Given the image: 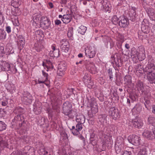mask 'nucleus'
Instances as JSON below:
<instances>
[{
  "label": "nucleus",
  "mask_w": 155,
  "mask_h": 155,
  "mask_svg": "<svg viewBox=\"0 0 155 155\" xmlns=\"http://www.w3.org/2000/svg\"><path fill=\"white\" fill-rule=\"evenodd\" d=\"M15 110L17 112H18V113L20 114L22 113L23 112V110L22 108L20 107H18ZM18 115H19V114ZM21 115L22 114H21Z\"/></svg>",
  "instance_id": "nucleus-52"
},
{
  "label": "nucleus",
  "mask_w": 155,
  "mask_h": 155,
  "mask_svg": "<svg viewBox=\"0 0 155 155\" xmlns=\"http://www.w3.org/2000/svg\"><path fill=\"white\" fill-rule=\"evenodd\" d=\"M0 66L3 70L7 71L10 70V66L9 64L5 61H0Z\"/></svg>",
  "instance_id": "nucleus-16"
},
{
  "label": "nucleus",
  "mask_w": 155,
  "mask_h": 155,
  "mask_svg": "<svg viewBox=\"0 0 155 155\" xmlns=\"http://www.w3.org/2000/svg\"><path fill=\"white\" fill-rule=\"evenodd\" d=\"M140 150L139 151L138 155H147V151L145 149L140 148Z\"/></svg>",
  "instance_id": "nucleus-45"
},
{
  "label": "nucleus",
  "mask_w": 155,
  "mask_h": 155,
  "mask_svg": "<svg viewBox=\"0 0 155 155\" xmlns=\"http://www.w3.org/2000/svg\"><path fill=\"white\" fill-rule=\"evenodd\" d=\"M111 20L114 24L115 25H116L117 24H118V21H119V18H118L116 15H114L112 18Z\"/></svg>",
  "instance_id": "nucleus-38"
},
{
  "label": "nucleus",
  "mask_w": 155,
  "mask_h": 155,
  "mask_svg": "<svg viewBox=\"0 0 155 155\" xmlns=\"http://www.w3.org/2000/svg\"><path fill=\"white\" fill-rule=\"evenodd\" d=\"M83 81L85 84L90 87V86H92L93 83L91 82V78L90 76L88 74H85L83 78Z\"/></svg>",
  "instance_id": "nucleus-12"
},
{
  "label": "nucleus",
  "mask_w": 155,
  "mask_h": 155,
  "mask_svg": "<svg viewBox=\"0 0 155 155\" xmlns=\"http://www.w3.org/2000/svg\"><path fill=\"white\" fill-rule=\"evenodd\" d=\"M131 8H132L130 11L129 13V15L132 18H135L136 15L135 8L132 7H131Z\"/></svg>",
  "instance_id": "nucleus-36"
},
{
  "label": "nucleus",
  "mask_w": 155,
  "mask_h": 155,
  "mask_svg": "<svg viewBox=\"0 0 155 155\" xmlns=\"http://www.w3.org/2000/svg\"><path fill=\"white\" fill-rule=\"evenodd\" d=\"M143 136L149 140H152L155 138V135L153 132L150 130H145L142 134Z\"/></svg>",
  "instance_id": "nucleus-11"
},
{
  "label": "nucleus",
  "mask_w": 155,
  "mask_h": 155,
  "mask_svg": "<svg viewBox=\"0 0 155 155\" xmlns=\"http://www.w3.org/2000/svg\"><path fill=\"white\" fill-rule=\"evenodd\" d=\"M72 18V17L71 14H67L63 16L62 20L63 23L66 24L71 21Z\"/></svg>",
  "instance_id": "nucleus-21"
},
{
  "label": "nucleus",
  "mask_w": 155,
  "mask_h": 155,
  "mask_svg": "<svg viewBox=\"0 0 155 155\" xmlns=\"http://www.w3.org/2000/svg\"><path fill=\"white\" fill-rule=\"evenodd\" d=\"M33 21L36 24H38V23L39 22V18L38 16L34 17L33 18Z\"/></svg>",
  "instance_id": "nucleus-53"
},
{
  "label": "nucleus",
  "mask_w": 155,
  "mask_h": 155,
  "mask_svg": "<svg viewBox=\"0 0 155 155\" xmlns=\"http://www.w3.org/2000/svg\"><path fill=\"white\" fill-rule=\"evenodd\" d=\"M3 18L4 17L3 15L2 14V12L0 11V25H1L3 22Z\"/></svg>",
  "instance_id": "nucleus-54"
},
{
  "label": "nucleus",
  "mask_w": 155,
  "mask_h": 155,
  "mask_svg": "<svg viewBox=\"0 0 155 155\" xmlns=\"http://www.w3.org/2000/svg\"><path fill=\"white\" fill-rule=\"evenodd\" d=\"M5 54L4 48L3 47H0V57H3Z\"/></svg>",
  "instance_id": "nucleus-50"
},
{
  "label": "nucleus",
  "mask_w": 155,
  "mask_h": 155,
  "mask_svg": "<svg viewBox=\"0 0 155 155\" xmlns=\"http://www.w3.org/2000/svg\"><path fill=\"white\" fill-rule=\"evenodd\" d=\"M108 113L109 115L113 119H116L120 117L118 109L114 107H111Z\"/></svg>",
  "instance_id": "nucleus-4"
},
{
  "label": "nucleus",
  "mask_w": 155,
  "mask_h": 155,
  "mask_svg": "<svg viewBox=\"0 0 155 155\" xmlns=\"http://www.w3.org/2000/svg\"><path fill=\"white\" fill-rule=\"evenodd\" d=\"M61 48L70 47L68 42L66 40L65 41L64 40H63L61 42Z\"/></svg>",
  "instance_id": "nucleus-33"
},
{
  "label": "nucleus",
  "mask_w": 155,
  "mask_h": 155,
  "mask_svg": "<svg viewBox=\"0 0 155 155\" xmlns=\"http://www.w3.org/2000/svg\"><path fill=\"white\" fill-rule=\"evenodd\" d=\"M6 31L8 33L11 32V28L10 27L8 26L6 27Z\"/></svg>",
  "instance_id": "nucleus-57"
},
{
  "label": "nucleus",
  "mask_w": 155,
  "mask_h": 155,
  "mask_svg": "<svg viewBox=\"0 0 155 155\" xmlns=\"http://www.w3.org/2000/svg\"><path fill=\"white\" fill-rule=\"evenodd\" d=\"M107 116L105 115H99L98 116L99 121L100 124L103 125H106L107 124L106 120L105 119Z\"/></svg>",
  "instance_id": "nucleus-19"
},
{
  "label": "nucleus",
  "mask_w": 155,
  "mask_h": 155,
  "mask_svg": "<svg viewBox=\"0 0 155 155\" xmlns=\"http://www.w3.org/2000/svg\"><path fill=\"white\" fill-rule=\"evenodd\" d=\"M18 44L21 47L23 48L25 44V40L23 36L21 35H19L18 37Z\"/></svg>",
  "instance_id": "nucleus-23"
},
{
  "label": "nucleus",
  "mask_w": 155,
  "mask_h": 155,
  "mask_svg": "<svg viewBox=\"0 0 155 155\" xmlns=\"http://www.w3.org/2000/svg\"><path fill=\"white\" fill-rule=\"evenodd\" d=\"M63 135H64V139H68V136L65 133H63Z\"/></svg>",
  "instance_id": "nucleus-63"
},
{
  "label": "nucleus",
  "mask_w": 155,
  "mask_h": 155,
  "mask_svg": "<svg viewBox=\"0 0 155 155\" xmlns=\"http://www.w3.org/2000/svg\"><path fill=\"white\" fill-rule=\"evenodd\" d=\"M67 0H61L60 3L61 4H66L67 2Z\"/></svg>",
  "instance_id": "nucleus-60"
},
{
  "label": "nucleus",
  "mask_w": 155,
  "mask_h": 155,
  "mask_svg": "<svg viewBox=\"0 0 155 155\" xmlns=\"http://www.w3.org/2000/svg\"><path fill=\"white\" fill-rule=\"evenodd\" d=\"M8 104L7 102H5L4 101H2V105L3 106H5Z\"/></svg>",
  "instance_id": "nucleus-61"
},
{
  "label": "nucleus",
  "mask_w": 155,
  "mask_h": 155,
  "mask_svg": "<svg viewBox=\"0 0 155 155\" xmlns=\"http://www.w3.org/2000/svg\"><path fill=\"white\" fill-rule=\"evenodd\" d=\"M85 54L86 56L90 58H92L95 54L96 52L95 51H90L89 49H86L85 50Z\"/></svg>",
  "instance_id": "nucleus-27"
},
{
  "label": "nucleus",
  "mask_w": 155,
  "mask_h": 155,
  "mask_svg": "<svg viewBox=\"0 0 155 155\" xmlns=\"http://www.w3.org/2000/svg\"><path fill=\"white\" fill-rule=\"evenodd\" d=\"M138 51L139 48L137 49L134 48L132 49L131 52V55L137 56Z\"/></svg>",
  "instance_id": "nucleus-43"
},
{
  "label": "nucleus",
  "mask_w": 155,
  "mask_h": 155,
  "mask_svg": "<svg viewBox=\"0 0 155 155\" xmlns=\"http://www.w3.org/2000/svg\"><path fill=\"white\" fill-rule=\"evenodd\" d=\"M32 96L28 93H25L21 97V101L26 104H31L32 102Z\"/></svg>",
  "instance_id": "nucleus-7"
},
{
  "label": "nucleus",
  "mask_w": 155,
  "mask_h": 155,
  "mask_svg": "<svg viewBox=\"0 0 155 155\" xmlns=\"http://www.w3.org/2000/svg\"><path fill=\"white\" fill-rule=\"evenodd\" d=\"M150 102L149 100H146L144 103V105L145 106V107L147 109H148L149 106L148 105L150 104Z\"/></svg>",
  "instance_id": "nucleus-55"
},
{
  "label": "nucleus",
  "mask_w": 155,
  "mask_h": 155,
  "mask_svg": "<svg viewBox=\"0 0 155 155\" xmlns=\"http://www.w3.org/2000/svg\"><path fill=\"white\" fill-rule=\"evenodd\" d=\"M52 51H51L49 52V55L52 58L58 57L59 55V49L55 48L54 46H52Z\"/></svg>",
  "instance_id": "nucleus-14"
},
{
  "label": "nucleus",
  "mask_w": 155,
  "mask_h": 155,
  "mask_svg": "<svg viewBox=\"0 0 155 155\" xmlns=\"http://www.w3.org/2000/svg\"><path fill=\"white\" fill-rule=\"evenodd\" d=\"M76 121L81 124H84L85 121V117L82 114H79L76 116Z\"/></svg>",
  "instance_id": "nucleus-24"
},
{
  "label": "nucleus",
  "mask_w": 155,
  "mask_h": 155,
  "mask_svg": "<svg viewBox=\"0 0 155 155\" xmlns=\"http://www.w3.org/2000/svg\"><path fill=\"white\" fill-rule=\"evenodd\" d=\"M72 107L71 103L68 101L65 102L62 106L63 113L66 115L69 116L72 112Z\"/></svg>",
  "instance_id": "nucleus-2"
},
{
  "label": "nucleus",
  "mask_w": 155,
  "mask_h": 155,
  "mask_svg": "<svg viewBox=\"0 0 155 155\" xmlns=\"http://www.w3.org/2000/svg\"><path fill=\"white\" fill-rule=\"evenodd\" d=\"M43 48V46L40 43L35 44V49L37 52H40Z\"/></svg>",
  "instance_id": "nucleus-35"
},
{
  "label": "nucleus",
  "mask_w": 155,
  "mask_h": 155,
  "mask_svg": "<svg viewBox=\"0 0 155 155\" xmlns=\"http://www.w3.org/2000/svg\"><path fill=\"white\" fill-rule=\"evenodd\" d=\"M137 57L140 61H142L145 58V49L142 46H140L139 47V51Z\"/></svg>",
  "instance_id": "nucleus-9"
},
{
  "label": "nucleus",
  "mask_w": 155,
  "mask_h": 155,
  "mask_svg": "<svg viewBox=\"0 0 155 155\" xmlns=\"http://www.w3.org/2000/svg\"><path fill=\"white\" fill-rule=\"evenodd\" d=\"M147 79L150 83H153L155 80V73H145Z\"/></svg>",
  "instance_id": "nucleus-18"
},
{
  "label": "nucleus",
  "mask_w": 155,
  "mask_h": 155,
  "mask_svg": "<svg viewBox=\"0 0 155 155\" xmlns=\"http://www.w3.org/2000/svg\"><path fill=\"white\" fill-rule=\"evenodd\" d=\"M55 24L57 25H59L60 24H61V21L58 20H57L55 21Z\"/></svg>",
  "instance_id": "nucleus-59"
},
{
  "label": "nucleus",
  "mask_w": 155,
  "mask_h": 155,
  "mask_svg": "<svg viewBox=\"0 0 155 155\" xmlns=\"http://www.w3.org/2000/svg\"><path fill=\"white\" fill-rule=\"evenodd\" d=\"M154 9L151 8H149L147 11V13L150 16H153L155 15Z\"/></svg>",
  "instance_id": "nucleus-39"
},
{
  "label": "nucleus",
  "mask_w": 155,
  "mask_h": 155,
  "mask_svg": "<svg viewBox=\"0 0 155 155\" xmlns=\"http://www.w3.org/2000/svg\"><path fill=\"white\" fill-rule=\"evenodd\" d=\"M87 30V28L83 25L81 26L79 28L78 31L79 33L82 35L84 34Z\"/></svg>",
  "instance_id": "nucleus-30"
},
{
  "label": "nucleus",
  "mask_w": 155,
  "mask_h": 155,
  "mask_svg": "<svg viewBox=\"0 0 155 155\" xmlns=\"http://www.w3.org/2000/svg\"><path fill=\"white\" fill-rule=\"evenodd\" d=\"M42 109L41 107H38L37 106L33 108V110L36 114L38 115L40 114Z\"/></svg>",
  "instance_id": "nucleus-31"
},
{
  "label": "nucleus",
  "mask_w": 155,
  "mask_h": 155,
  "mask_svg": "<svg viewBox=\"0 0 155 155\" xmlns=\"http://www.w3.org/2000/svg\"><path fill=\"white\" fill-rule=\"evenodd\" d=\"M91 73L92 74H96L97 71H96V68L94 64H91L90 65Z\"/></svg>",
  "instance_id": "nucleus-32"
},
{
  "label": "nucleus",
  "mask_w": 155,
  "mask_h": 155,
  "mask_svg": "<svg viewBox=\"0 0 155 155\" xmlns=\"http://www.w3.org/2000/svg\"><path fill=\"white\" fill-rule=\"evenodd\" d=\"M109 127L111 129L112 128V130H114L116 128L114 124H110Z\"/></svg>",
  "instance_id": "nucleus-58"
},
{
  "label": "nucleus",
  "mask_w": 155,
  "mask_h": 155,
  "mask_svg": "<svg viewBox=\"0 0 155 155\" xmlns=\"http://www.w3.org/2000/svg\"><path fill=\"white\" fill-rule=\"evenodd\" d=\"M6 127V125L2 121H0V131L5 130Z\"/></svg>",
  "instance_id": "nucleus-37"
},
{
  "label": "nucleus",
  "mask_w": 155,
  "mask_h": 155,
  "mask_svg": "<svg viewBox=\"0 0 155 155\" xmlns=\"http://www.w3.org/2000/svg\"><path fill=\"white\" fill-rule=\"evenodd\" d=\"M39 151L41 155H45L48 153V152L46 151L44 148L41 149Z\"/></svg>",
  "instance_id": "nucleus-49"
},
{
  "label": "nucleus",
  "mask_w": 155,
  "mask_h": 155,
  "mask_svg": "<svg viewBox=\"0 0 155 155\" xmlns=\"http://www.w3.org/2000/svg\"><path fill=\"white\" fill-rule=\"evenodd\" d=\"M91 110L93 114H96L97 113V105L96 104H93L91 106Z\"/></svg>",
  "instance_id": "nucleus-41"
},
{
  "label": "nucleus",
  "mask_w": 155,
  "mask_h": 155,
  "mask_svg": "<svg viewBox=\"0 0 155 155\" xmlns=\"http://www.w3.org/2000/svg\"><path fill=\"white\" fill-rule=\"evenodd\" d=\"M127 104L129 106H130V99L128 98L127 99Z\"/></svg>",
  "instance_id": "nucleus-64"
},
{
  "label": "nucleus",
  "mask_w": 155,
  "mask_h": 155,
  "mask_svg": "<svg viewBox=\"0 0 155 155\" xmlns=\"http://www.w3.org/2000/svg\"><path fill=\"white\" fill-rule=\"evenodd\" d=\"M8 146V143L5 140V138L0 136V149H3L5 147H7Z\"/></svg>",
  "instance_id": "nucleus-25"
},
{
  "label": "nucleus",
  "mask_w": 155,
  "mask_h": 155,
  "mask_svg": "<svg viewBox=\"0 0 155 155\" xmlns=\"http://www.w3.org/2000/svg\"><path fill=\"white\" fill-rule=\"evenodd\" d=\"M133 126L135 128H141L143 125L142 120L140 119H135L132 120Z\"/></svg>",
  "instance_id": "nucleus-15"
},
{
  "label": "nucleus",
  "mask_w": 155,
  "mask_h": 155,
  "mask_svg": "<svg viewBox=\"0 0 155 155\" xmlns=\"http://www.w3.org/2000/svg\"><path fill=\"white\" fill-rule=\"evenodd\" d=\"M128 19L124 16L119 17V21H118V25L121 27H126L129 25Z\"/></svg>",
  "instance_id": "nucleus-8"
},
{
  "label": "nucleus",
  "mask_w": 155,
  "mask_h": 155,
  "mask_svg": "<svg viewBox=\"0 0 155 155\" xmlns=\"http://www.w3.org/2000/svg\"><path fill=\"white\" fill-rule=\"evenodd\" d=\"M136 87L137 90L140 94H142L145 91L143 83L140 81H138L137 82Z\"/></svg>",
  "instance_id": "nucleus-13"
},
{
  "label": "nucleus",
  "mask_w": 155,
  "mask_h": 155,
  "mask_svg": "<svg viewBox=\"0 0 155 155\" xmlns=\"http://www.w3.org/2000/svg\"><path fill=\"white\" fill-rule=\"evenodd\" d=\"M122 155H132V153L130 151H125L123 153Z\"/></svg>",
  "instance_id": "nucleus-56"
},
{
  "label": "nucleus",
  "mask_w": 155,
  "mask_h": 155,
  "mask_svg": "<svg viewBox=\"0 0 155 155\" xmlns=\"http://www.w3.org/2000/svg\"><path fill=\"white\" fill-rule=\"evenodd\" d=\"M99 6L101 7V9L104 10L105 12H107L109 10V7L108 5L106 2L102 1L99 4Z\"/></svg>",
  "instance_id": "nucleus-17"
},
{
  "label": "nucleus",
  "mask_w": 155,
  "mask_h": 155,
  "mask_svg": "<svg viewBox=\"0 0 155 155\" xmlns=\"http://www.w3.org/2000/svg\"><path fill=\"white\" fill-rule=\"evenodd\" d=\"M143 71L145 73H155V65L152 63H149L143 69Z\"/></svg>",
  "instance_id": "nucleus-10"
},
{
  "label": "nucleus",
  "mask_w": 155,
  "mask_h": 155,
  "mask_svg": "<svg viewBox=\"0 0 155 155\" xmlns=\"http://www.w3.org/2000/svg\"><path fill=\"white\" fill-rule=\"evenodd\" d=\"M152 113L155 114V105H153L152 107Z\"/></svg>",
  "instance_id": "nucleus-62"
},
{
  "label": "nucleus",
  "mask_w": 155,
  "mask_h": 155,
  "mask_svg": "<svg viewBox=\"0 0 155 155\" xmlns=\"http://www.w3.org/2000/svg\"><path fill=\"white\" fill-rule=\"evenodd\" d=\"M67 64L64 61L61 62L59 64L58 67V70L57 71L58 74L59 76H63L64 72L66 68Z\"/></svg>",
  "instance_id": "nucleus-3"
},
{
  "label": "nucleus",
  "mask_w": 155,
  "mask_h": 155,
  "mask_svg": "<svg viewBox=\"0 0 155 155\" xmlns=\"http://www.w3.org/2000/svg\"><path fill=\"white\" fill-rule=\"evenodd\" d=\"M9 87H9V88H8V89L11 92L13 93L16 90L15 86L13 84H10L9 86Z\"/></svg>",
  "instance_id": "nucleus-48"
},
{
  "label": "nucleus",
  "mask_w": 155,
  "mask_h": 155,
  "mask_svg": "<svg viewBox=\"0 0 155 155\" xmlns=\"http://www.w3.org/2000/svg\"><path fill=\"white\" fill-rule=\"evenodd\" d=\"M90 140L91 141V143L93 146L94 147L96 148L97 145V141L96 140H94L92 137V135L90 138Z\"/></svg>",
  "instance_id": "nucleus-44"
},
{
  "label": "nucleus",
  "mask_w": 155,
  "mask_h": 155,
  "mask_svg": "<svg viewBox=\"0 0 155 155\" xmlns=\"http://www.w3.org/2000/svg\"><path fill=\"white\" fill-rule=\"evenodd\" d=\"M124 81L128 84L130 83L131 81V78L129 75H126L124 77Z\"/></svg>",
  "instance_id": "nucleus-42"
},
{
  "label": "nucleus",
  "mask_w": 155,
  "mask_h": 155,
  "mask_svg": "<svg viewBox=\"0 0 155 155\" xmlns=\"http://www.w3.org/2000/svg\"><path fill=\"white\" fill-rule=\"evenodd\" d=\"M142 109V106L140 105L137 104L133 109L132 111H136L137 113H140Z\"/></svg>",
  "instance_id": "nucleus-29"
},
{
  "label": "nucleus",
  "mask_w": 155,
  "mask_h": 155,
  "mask_svg": "<svg viewBox=\"0 0 155 155\" xmlns=\"http://www.w3.org/2000/svg\"><path fill=\"white\" fill-rule=\"evenodd\" d=\"M41 26L45 29H48L51 24V22L46 17H42L41 18L40 21Z\"/></svg>",
  "instance_id": "nucleus-5"
},
{
  "label": "nucleus",
  "mask_w": 155,
  "mask_h": 155,
  "mask_svg": "<svg viewBox=\"0 0 155 155\" xmlns=\"http://www.w3.org/2000/svg\"><path fill=\"white\" fill-rule=\"evenodd\" d=\"M43 75L44 77V78L43 79H41L39 78L38 81V82L36 83L41 84V83H44L47 85V84L45 83V82L47 81L48 79V74L44 71H42Z\"/></svg>",
  "instance_id": "nucleus-22"
},
{
  "label": "nucleus",
  "mask_w": 155,
  "mask_h": 155,
  "mask_svg": "<svg viewBox=\"0 0 155 155\" xmlns=\"http://www.w3.org/2000/svg\"><path fill=\"white\" fill-rule=\"evenodd\" d=\"M128 140L130 142L133 144L137 146L140 143V139L139 136L136 135H133L130 137Z\"/></svg>",
  "instance_id": "nucleus-6"
},
{
  "label": "nucleus",
  "mask_w": 155,
  "mask_h": 155,
  "mask_svg": "<svg viewBox=\"0 0 155 155\" xmlns=\"http://www.w3.org/2000/svg\"><path fill=\"white\" fill-rule=\"evenodd\" d=\"M5 32L0 29V39H3L5 38Z\"/></svg>",
  "instance_id": "nucleus-47"
},
{
  "label": "nucleus",
  "mask_w": 155,
  "mask_h": 155,
  "mask_svg": "<svg viewBox=\"0 0 155 155\" xmlns=\"http://www.w3.org/2000/svg\"><path fill=\"white\" fill-rule=\"evenodd\" d=\"M69 47L61 48V51L64 55H65L66 53H67L68 51Z\"/></svg>",
  "instance_id": "nucleus-46"
},
{
  "label": "nucleus",
  "mask_w": 155,
  "mask_h": 155,
  "mask_svg": "<svg viewBox=\"0 0 155 155\" xmlns=\"http://www.w3.org/2000/svg\"><path fill=\"white\" fill-rule=\"evenodd\" d=\"M115 150L117 153H119L122 149V147L121 144L120 145L117 142L115 145Z\"/></svg>",
  "instance_id": "nucleus-28"
},
{
  "label": "nucleus",
  "mask_w": 155,
  "mask_h": 155,
  "mask_svg": "<svg viewBox=\"0 0 155 155\" xmlns=\"http://www.w3.org/2000/svg\"><path fill=\"white\" fill-rule=\"evenodd\" d=\"M13 121L16 124V127H15V129H19L21 127L22 129H25L26 124L22 115H18L15 117Z\"/></svg>",
  "instance_id": "nucleus-1"
},
{
  "label": "nucleus",
  "mask_w": 155,
  "mask_h": 155,
  "mask_svg": "<svg viewBox=\"0 0 155 155\" xmlns=\"http://www.w3.org/2000/svg\"><path fill=\"white\" fill-rule=\"evenodd\" d=\"M146 27L144 26H142L141 27V29L142 31L144 33H148L149 32V29L147 28H146Z\"/></svg>",
  "instance_id": "nucleus-51"
},
{
  "label": "nucleus",
  "mask_w": 155,
  "mask_h": 155,
  "mask_svg": "<svg viewBox=\"0 0 155 155\" xmlns=\"http://www.w3.org/2000/svg\"><path fill=\"white\" fill-rule=\"evenodd\" d=\"M73 34V28L71 27L69 28L67 35L68 37L71 38L72 37Z\"/></svg>",
  "instance_id": "nucleus-40"
},
{
  "label": "nucleus",
  "mask_w": 155,
  "mask_h": 155,
  "mask_svg": "<svg viewBox=\"0 0 155 155\" xmlns=\"http://www.w3.org/2000/svg\"><path fill=\"white\" fill-rule=\"evenodd\" d=\"M82 124L78 123L76 125L75 129L72 131V133L74 135H77L79 133V131H81L82 128Z\"/></svg>",
  "instance_id": "nucleus-20"
},
{
  "label": "nucleus",
  "mask_w": 155,
  "mask_h": 155,
  "mask_svg": "<svg viewBox=\"0 0 155 155\" xmlns=\"http://www.w3.org/2000/svg\"><path fill=\"white\" fill-rule=\"evenodd\" d=\"M147 123L155 127V117L150 115L147 118Z\"/></svg>",
  "instance_id": "nucleus-26"
},
{
  "label": "nucleus",
  "mask_w": 155,
  "mask_h": 155,
  "mask_svg": "<svg viewBox=\"0 0 155 155\" xmlns=\"http://www.w3.org/2000/svg\"><path fill=\"white\" fill-rule=\"evenodd\" d=\"M35 34L36 37H38V39H41L43 36L42 32L40 30H38L35 31Z\"/></svg>",
  "instance_id": "nucleus-34"
}]
</instances>
